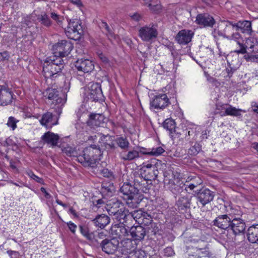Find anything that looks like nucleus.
I'll list each match as a JSON object with an SVG mask.
<instances>
[{"instance_id": "1", "label": "nucleus", "mask_w": 258, "mask_h": 258, "mask_svg": "<svg viewBox=\"0 0 258 258\" xmlns=\"http://www.w3.org/2000/svg\"><path fill=\"white\" fill-rule=\"evenodd\" d=\"M213 223V225L220 229L232 230L235 235L243 233L246 227L244 221L233 213L219 215Z\"/></svg>"}, {"instance_id": "2", "label": "nucleus", "mask_w": 258, "mask_h": 258, "mask_svg": "<svg viewBox=\"0 0 258 258\" xmlns=\"http://www.w3.org/2000/svg\"><path fill=\"white\" fill-rule=\"evenodd\" d=\"M119 192L125 201L126 205L133 209L137 208L144 199V195L136 191L135 188L131 187V183L124 182L120 187Z\"/></svg>"}, {"instance_id": "3", "label": "nucleus", "mask_w": 258, "mask_h": 258, "mask_svg": "<svg viewBox=\"0 0 258 258\" xmlns=\"http://www.w3.org/2000/svg\"><path fill=\"white\" fill-rule=\"evenodd\" d=\"M64 65V60L61 57L51 56L47 57L43 67L44 76L45 78L52 79L55 75L61 73Z\"/></svg>"}, {"instance_id": "4", "label": "nucleus", "mask_w": 258, "mask_h": 258, "mask_svg": "<svg viewBox=\"0 0 258 258\" xmlns=\"http://www.w3.org/2000/svg\"><path fill=\"white\" fill-rule=\"evenodd\" d=\"M45 96L54 105V109L58 115L62 112V108L67 100V94L62 92L60 89L49 88L46 89Z\"/></svg>"}, {"instance_id": "5", "label": "nucleus", "mask_w": 258, "mask_h": 258, "mask_svg": "<svg viewBox=\"0 0 258 258\" xmlns=\"http://www.w3.org/2000/svg\"><path fill=\"white\" fill-rule=\"evenodd\" d=\"M175 90L173 88H171L170 91L166 94L156 95L150 102V106L155 109H164L169 104L176 103L177 100L175 96Z\"/></svg>"}, {"instance_id": "6", "label": "nucleus", "mask_w": 258, "mask_h": 258, "mask_svg": "<svg viewBox=\"0 0 258 258\" xmlns=\"http://www.w3.org/2000/svg\"><path fill=\"white\" fill-rule=\"evenodd\" d=\"M64 31L69 39L79 40L84 34L81 21L77 19H70Z\"/></svg>"}, {"instance_id": "7", "label": "nucleus", "mask_w": 258, "mask_h": 258, "mask_svg": "<svg viewBox=\"0 0 258 258\" xmlns=\"http://www.w3.org/2000/svg\"><path fill=\"white\" fill-rule=\"evenodd\" d=\"M73 48V44L71 41L66 40L59 41L53 45V56L61 58L68 56Z\"/></svg>"}, {"instance_id": "8", "label": "nucleus", "mask_w": 258, "mask_h": 258, "mask_svg": "<svg viewBox=\"0 0 258 258\" xmlns=\"http://www.w3.org/2000/svg\"><path fill=\"white\" fill-rule=\"evenodd\" d=\"M149 180L142 174H137L135 176L134 185L131 184V187L135 188L137 192H139L141 190L144 193H148L152 186V182L149 183Z\"/></svg>"}, {"instance_id": "9", "label": "nucleus", "mask_w": 258, "mask_h": 258, "mask_svg": "<svg viewBox=\"0 0 258 258\" xmlns=\"http://www.w3.org/2000/svg\"><path fill=\"white\" fill-rule=\"evenodd\" d=\"M103 94L101 85L98 83L92 84L85 93V99L87 101L97 102L101 100Z\"/></svg>"}, {"instance_id": "10", "label": "nucleus", "mask_w": 258, "mask_h": 258, "mask_svg": "<svg viewBox=\"0 0 258 258\" xmlns=\"http://www.w3.org/2000/svg\"><path fill=\"white\" fill-rule=\"evenodd\" d=\"M119 244V241L115 238H105L101 241L100 246H97V247L108 254H113L117 251Z\"/></svg>"}, {"instance_id": "11", "label": "nucleus", "mask_w": 258, "mask_h": 258, "mask_svg": "<svg viewBox=\"0 0 258 258\" xmlns=\"http://www.w3.org/2000/svg\"><path fill=\"white\" fill-rule=\"evenodd\" d=\"M108 213L110 215L112 216L113 220L119 222V223H116L115 224H120V225L121 224L124 225L129 224L131 217L130 216L128 210L120 209L116 212H113L110 210Z\"/></svg>"}, {"instance_id": "12", "label": "nucleus", "mask_w": 258, "mask_h": 258, "mask_svg": "<svg viewBox=\"0 0 258 258\" xmlns=\"http://www.w3.org/2000/svg\"><path fill=\"white\" fill-rule=\"evenodd\" d=\"M15 96L12 91L7 85L0 86V105L7 106L12 104L15 100Z\"/></svg>"}, {"instance_id": "13", "label": "nucleus", "mask_w": 258, "mask_h": 258, "mask_svg": "<svg viewBox=\"0 0 258 258\" xmlns=\"http://www.w3.org/2000/svg\"><path fill=\"white\" fill-rule=\"evenodd\" d=\"M130 226L128 225L113 224L110 228V234L113 238L123 239L129 235Z\"/></svg>"}, {"instance_id": "14", "label": "nucleus", "mask_w": 258, "mask_h": 258, "mask_svg": "<svg viewBox=\"0 0 258 258\" xmlns=\"http://www.w3.org/2000/svg\"><path fill=\"white\" fill-rule=\"evenodd\" d=\"M75 67L78 71L83 73H89L94 69V62L89 59L80 58L75 62Z\"/></svg>"}, {"instance_id": "15", "label": "nucleus", "mask_w": 258, "mask_h": 258, "mask_svg": "<svg viewBox=\"0 0 258 258\" xmlns=\"http://www.w3.org/2000/svg\"><path fill=\"white\" fill-rule=\"evenodd\" d=\"M195 22L201 27L204 28H213L216 24L214 18L208 13L198 14L196 17Z\"/></svg>"}, {"instance_id": "16", "label": "nucleus", "mask_w": 258, "mask_h": 258, "mask_svg": "<svg viewBox=\"0 0 258 258\" xmlns=\"http://www.w3.org/2000/svg\"><path fill=\"white\" fill-rule=\"evenodd\" d=\"M214 196L215 194L213 191L208 188H203L199 190L196 197L202 207H204L213 201Z\"/></svg>"}, {"instance_id": "17", "label": "nucleus", "mask_w": 258, "mask_h": 258, "mask_svg": "<svg viewBox=\"0 0 258 258\" xmlns=\"http://www.w3.org/2000/svg\"><path fill=\"white\" fill-rule=\"evenodd\" d=\"M194 35L191 30L182 29L179 31L175 37V40L180 45H186L189 43Z\"/></svg>"}, {"instance_id": "18", "label": "nucleus", "mask_w": 258, "mask_h": 258, "mask_svg": "<svg viewBox=\"0 0 258 258\" xmlns=\"http://www.w3.org/2000/svg\"><path fill=\"white\" fill-rule=\"evenodd\" d=\"M139 35L143 41L148 42L157 37L158 32L155 28L144 26L140 29Z\"/></svg>"}, {"instance_id": "19", "label": "nucleus", "mask_w": 258, "mask_h": 258, "mask_svg": "<svg viewBox=\"0 0 258 258\" xmlns=\"http://www.w3.org/2000/svg\"><path fill=\"white\" fill-rule=\"evenodd\" d=\"M146 233V229L141 225L130 227L129 235L132 236V239L136 242L142 241Z\"/></svg>"}, {"instance_id": "20", "label": "nucleus", "mask_w": 258, "mask_h": 258, "mask_svg": "<svg viewBox=\"0 0 258 258\" xmlns=\"http://www.w3.org/2000/svg\"><path fill=\"white\" fill-rule=\"evenodd\" d=\"M192 198V196L187 195L179 197L176 202L177 209L181 212H186L189 211Z\"/></svg>"}, {"instance_id": "21", "label": "nucleus", "mask_w": 258, "mask_h": 258, "mask_svg": "<svg viewBox=\"0 0 258 258\" xmlns=\"http://www.w3.org/2000/svg\"><path fill=\"white\" fill-rule=\"evenodd\" d=\"M85 149L86 150V153L91 158L92 160L91 161H93V163H94V166L96 167L98 160H100L99 157L103 154V151H102L99 146L96 145H91L85 148Z\"/></svg>"}, {"instance_id": "22", "label": "nucleus", "mask_w": 258, "mask_h": 258, "mask_svg": "<svg viewBox=\"0 0 258 258\" xmlns=\"http://www.w3.org/2000/svg\"><path fill=\"white\" fill-rule=\"evenodd\" d=\"M120 244L121 253L123 254L134 252L137 248V242L132 238H124L121 240Z\"/></svg>"}, {"instance_id": "23", "label": "nucleus", "mask_w": 258, "mask_h": 258, "mask_svg": "<svg viewBox=\"0 0 258 258\" xmlns=\"http://www.w3.org/2000/svg\"><path fill=\"white\" fill-rule=\"evenodd\" d=\"M77 158V160L85 167H91L92 168L95 167L94 163H93V161H91L92 160L91 158L86 153V150L85 148H80Z\"/></svg>"}, {"instance_id": "24", "label": "nucleus", "mask_w": 258, "mask_h": 258, "mask_svg": "<svg viewBox=\"0 0 258 258\" xmlns=\"http://www.w3.org/2000/svg\"><path fill=\"white\" fill-rule=\"evenodd\" d=\"M166 184H168V189L174 195H177L182 192L185 189V184L182 181L178 179L169 180V182Z\"/></svg>"}, {"instance_id": "25", "label": "nucleus", "mask_w": 258, "mask_h": 258, "mask_svg": "<svg viewBox=\"0 0 258 258\" xmlns=\"http://www.w3.org/2000/svg\"><path fill=\"white\" fill-rule=\"evenodd\" d=\"M41 140L44 143L54 147L57 146L59 137L57 134L48 131L41 137Z\"/></svg>"}, {"instance_id": "26", "label": "nucleus", "mask_w": 258, "mask_h": 258, "mask_svg": "<svg viewBox=\"0 0 258 258\" xmlns=\"http://www.w3.org/2000/svg\"><path fill=\"white\" fill-rule=\"evenodd\" d=\"M104 116L101 114L91 113L87 121V124L92 127H98L104 123Z\"/></svg>"}, {"instance_id": "27", "label": "nucleus", "mask_w": 258, "mask_h": 258, "mask_svg": "<svg viewBox=\"0 0 258 258\" xmlns=\"http://www.w3.org/2000/svg\"><path fill=\"white\" fill-rule=\"evenodd\" d=\"M96 227L103 229L110 222V219L107 215L102 214L98 215L92 220Z\"/></svg>"}, {"instance_id": "28", "label": "nucleus", "mask_w": 258, "mask_h": 258, "mask_svg": "<svg viewBox=\"0 0 258 258\" xmlns=\"http://www.w3.org/2000/svg\"><path fill=\"white\" fill-rule=\"evenodd\" d=\"M235 30H240L243 33L250 35L252 32L251 23L249 21H239L235 23Z\"/></svg>"}, {"instance_id": "29", "label": "nucleus", "mask_w": 258, "mask_h": 258, "mask_svg": "<svg viewBox=\"0 0 258 258\" xmlns=\"http://www.w3.org/2000/svg\"><path fill=\"white\" fill-rule=\"evenodd\" d=\"M119 156L124 161H132L140 157L139 151L135 149L128 150L127 151H121L120 152Z\"/></svg>"}, {"instance_id": "30", "label": "nucleus", "mask_w": 258, "mask_h": 258, "mask_svg": "<svg viewBox=\"0 0 258 258\" xmlns=\"http://www.w3.org/2000/svg\"><path fill=\"white\" fill-rule=\"evenodd\" d=\"M54 116L51 112H46L44 113L41 119L40 120V123L47 127H51L52 125H55L57 123V120H54Z\"/></svg>"}, {"instance_id": "31", "label": "nucleus", "mask_w": 258, "mask_h": 258, "mask_svg": "<svg viewBox=\"0 0 258 258\" xmlns=\"http://www.w3.org/2000/svg\"><path fill=\"white\" fill-rule=\"evenodd\" d=\"M247 236L249 242L258 243V224L253 225L248 228Z\"/></svg>"}, {"instance_id": "32", "label": "nucleus", "mask_w": 258, "mask_h": 258, "mask_svg": "<svg viewBox=\"0 0 258 258\" xmlns=\"http://www.w3.org/2000/svg\"><path fill=\"white\" fill-rule=\"evenodd\" d=\"M117 146L120 148L122 151H127L130 146V143L126 137H117L114 140Z\"/></svg>"}, {"instance_id": "33", "label": "nucleus", "mask_w": 258, "mask_h": 258, "mask_svg": "<svg viewBox=\"0 0 258 258\" xmlns=\"http://www.w3.org/2000/svg\"><path fill=\"white\" fill-rule=\"evenodd\" d=\"M99 26L101 29H104L105 35L107 37L108 39L112 42L113 40H116L118 36L114 34L111 31L107 23L104 21H101L99 24Z\"/></svg>"}, {"instance_id": "34", "label": "nucleus", "mask_w": 258, "mask_h": 258, "mask_svg": "<svg viewBox=\"0 0 258 258\" xmlns=\"http://www.w3.org/2000/svg\"><path fill=\"white\" fill-rule=\"evenodd\" d=\"M101 190L102 194L107 197H111L115 191V187L111 183L103 182L102 184Z\"/></svg>"}, {"instance_id": "35", "label": "nucleus", "mask_w": 258, "mask_h": 258, "mask_svg": "<svg viewBox=\"0 0 258 258\" xmlns=\"http://www.w3.org/2000/svg\"><path fill=\"white\" fill-rule=\"evenodd\" d=\"M145 177L147 180L151 182L152 180H155L157 179L159 171L156 168L154 169H144Z\"/></svg>"}, {"instance_id": "36", "label": "nucleus", "mask_w": 258, "mask_h": 258, "mask_svg": "<svg viewBox=\"0 0 258 258\" xmlns=\"http://www.w3.org/2000/svg\"><path fill=\"white\" fill-rule=\"evenodd\" d=\"M79 150L80 148H73L69 145H67L66 147L62 149V152L68 156L77 158Z\"/></svg>"}, {"instance_id": "37", "label": "nucleus", "mask_w": 258, "mask_h": 258, "mask_svg": "<svg viewBox=\"0 0 258 258\" xmlns=\"http://www.w3.org/2000/svg\"><path fill=\"white\" fill-rule=\"evenodd\" d=\"M202 180L199 177H195L191 179V182L186 181L185 184V190L187 191V188H189L190 190H193L197 187L198 185L202 183Z\"/></svg>"}, {"instance_id": "38", "label": "nucleus", "mask_w": 258, "mask_h": 258, "mask_svg": "<svg viewBox=\"0 0 258 258\" xmlns=\"http://www.w3.org/2000/svg\"><path fill=\"white\" fill-rule=\"evenodd\" d=\"M37 20L41 25L46 27H50L52 24V21L46 13H41V15H38Z\"/></svg>"}, {"instance_id": "39", "label": "nucleus", "mask_w": 258, "mask_h": 258, "mask_svg": "<svg viewBox=\"0 0 258 258\" xmlns=\"http://www.w3.org/2000/svg\"><path fill=\"white\" fill-rule=\"evenodd\" d=\"M211 255V253L207 248H198L193 254L196 258H209Z\"/></svg>"}, {"instance_id": "40", "label": "nucleus", "mask_w": 258, "mask_h": 258, "mask_svg": "<svg viewBox=\"0 0 258 258\" xmlns=\"http://www.w3.org/2000/svg\"><path fill=\"white\" fill-rule=\"evenodd\" d=\"M80 231L81 234L88 240L93 242L94 234L90 233L89 228L86 225H80L79 226Z\"/></svg>"}, {"instance_id": "41", "label": "nucleus", "mask_w": 258, "mask_h": 258, "mask_svg": "<svg viewBox=\"0 0 258 258\" xmlns=\"http://www.w3.org/2000/svg\"><path fill=\"white\" fill-rule=\"evenodd\" d=\"M163 126L169 132L170 135L173 134V131L175 128V122L174 120L167 118L163 122Z\"/></svg>"}, {"instance_id": "42", "label": "nucleus", "mask_w": 258, "mask_h": 258, "mask_svg": "<svg viewBox=\"0 0 258 258\" xmlns=\"http://www.w3.org/2000/svg\"><path fill=\"white\" fill-rule=\"evenodd\" d=\"M145 211H143L142 209L135 210L131 212H129L130 216L131 217V221H132L133 219H134L138 224H140V222L139 220L142 219V217L143 216Z\"/></svg>"}, {"instance_id": "43", "label": "nucleus", "mask_w": 258, "mask_h": 258, "mask_svg": "<svg viewBox=\"0 0 258 258\" xmlns=\"http://www.w3.org/2000/svg\"><path fill=\"white\" fill-rule=\"evenodd\" d=\"M201 151H202V146L197 143H196L188 150L187 154L188 155L195 156L197 155Z\"/></svg>"}, {"instance_id": "44", "label": "nucleus", "mask_w": 258, "mask_h": 258, "mask_svg": "<svg viewBox=\"0 0 258 258\" xmlns=\"http://www.w3.org/2000/svg\"><path fill=\"white\" fill-rule=\"evenodd\" d=\"M241 109H236L235 107L230 106L225 109L224 115L238 116L241 115Z\"/></svg>"}, {"instance_id": "45", "label": "nucleus", "mask_w": 258, "mask_h": 258, "mask_svg": "<svg viewBox=\"0 0 258 258\" xmlns=\"http://www.w3.org/2000/svg\"><path fill=\"white\" fill-rule=\"evenodd\" d=\"M139 222H140V225L143 224L146 226H148L151 224L152 222V217L150 214L145 212L142 217V219L139 220Z\"/></svg>"}, {"instance_id": "46", "label": "nucleus", "mask_w": 258, "mask_h": 258, "mask_svg": "<svg viewBox=\"0 0 258 258\" xmlns=\"http://www.w3.org/2000/svg\"><path fill=\"white\" fill-rule=\"evenodd\" d=\"M127 258H146V252L142 250H135L134 252L128 253Z\"/></svg>"}, {"instance_id": "47", "label": "nucleus", "mask_w": 258, "mask_h": 258, "mask_svg": "<svg viewBox=\"0 0 258 258\" xmlns=\"http://www.w3.org/2000/svg\"><path fill=\"white\" fill-rule=\"evenodd\" d=\"M164 152L165 150L162 147H158L155 148H153L151 152H143V154L158 156L161 155Z\"/></svg>"}, {"instance_id": "48", "label": "nucleus", "mask_w": 258, "mask_h": 258, "mask_svg": "<svg viewBox=\"0 0 258 258\" xmlns=\"http://www.w3.org/2000/svg\"><path fill=\"white\" fill-rule=\"evenodd\" d=\"M183 130H176L175 128L173 131V134H170L171 137L173 140L179 139V140H183L184 139V136L182 134Z\"/></svg>"}, {"instance_id": "49", "label": "nucleus", "mask_w": 258, "mask_h": 258, "mask_svg": "<svg viewBox=\"0 0 258 258\" xmlns=\"http://www.w3.org/2000/svg\"><path fill=\"white\" fill-rule=\"evenodd\" d=\"M50 17L58 25H61L62 24L64 19L63 16L59 15L54 12H52L50 13Z\"/></svg>"}, {"instance_id": "50", "label": "nucleus", "mask_w": 258, "mask_h": 258, "mask_svg": "<svg viewBox=\"0 0 258 258\" xmlns=\"http://www.w3.org/2000/svg\"><path fill=\"white\" fill-rule=\"evenodd\" d=\"M105 238H106V235L103 232H98L97 235H94L93 242L94 241L97 243L96 246L97 247V246H100V242H101V241Z\"/></svg>"}, {"instance_id": "51", "label": "nucleus", "mask_w": 258, "mask_h": 258, "mask_svg": "<svg viewBox=\"0 0 258 258\" xmlns=\"http://www.w3.org/2000/svg\"><path fill=\"white\" fill-rule=\"evenodd\" d=\"M34 23V20L33 19L32 15L27 16L24 18L23 20L22 21V23L28 28L32 27Z\"/></svg>"}, {"instance_id": "52", "label": "nucleus", "mask_w": 258, "mask_h": 258, "mask_svg": "<svg viewBox=\"0 0 258 258\" xmlns=\"http://www.w3.org/2000/svg\"><path fill=\"white\" fill-rule=\"evenodd\" d=\"M234 29L235 30V23L228 21L226 22L224 33L226 35V33H230V32H231V30H233Z\"/></svg>"}, {"instance_id": "53", "label": "nucleus", "mask_w": 258, "mask_h": 258, "mask_svg": "<svg viewBox=\"0 0 258 258\" xmlns=\"http://www.w3.org/2000/svg\"><path fill=\"white\" fill-rule=\"evenodd\" d=\"M148 7L152 12L155 13H159L162 9V6L160 3L156 4H149Z\"/></svg>"}, {"instance_id": "54", "label": "nucleus", "mask_w": 258, "mask_h": 258, "mask_svg": "<svg viewBox=\"0 0 258 258\" xmlns=\"http://www.w3.org/2000/svg\"><path fill=\"white\" fill-rule=\"evenodd\" d=\"M19 122V120L16 119L13 116H10L9 117L7 125L12 128L13 130H14L17 127V123Z\"/></svg>"}, {"instance_id": "55", "label": "nucleus", "mask_w": 258, "mask_h": 258, "mask_svg": "<svg viewBox=\"0 0 258 258\" xmlns=\"http://www.w3.org/2000/svg\"><path fill=\"white\" fill-rule=\"evenodd\" d=\"M258 43V40L256 38L250 37L246 40V47L247 48L251 47L252 46Z\"/></svg>"}, {"instance_id": "56", "label": "nucleus", "mask_w": 258, "mask_h": 258, "mask_svg": "<svg viewBox=\"0 0 258 258\" xmlns=\"http://www.w3.org/2000/svg\"><path fill=\"white\" fill-rule=\"evenodd\" d=\"M195 133L192 129H190L188 130L186 128L185 130H183V133L182 134L184 136V139L186 141H188L189 140L190 137L194 135Z\"/></svg>"}, {"instance_id": "57", "label": "nucleus", "mask_w": 258, "mask_h": 258, "mask_svg": "<svg viewBox=\"0 0 258 258\" xmlns=\"http://www.w3.org/2000/svg\"><path fill=\"white\" fill-rule=\"evenodd\" d=\"M244 57L247 61L258 62V54H247L245 55Z\"/></svg>"}, {"instance_id": "58", "label": "nucleus", "mask_w": 258, "mask_h": 258, "mask_svg": "<svg viewBox=\"0 0 258 258\" xmlns=\"http://www.w3.org/2000/svg\"><path fill=\"white\" fill-rule=\"evenodd\" d=\"M10 57V53L8 51L0 52V62L8 60Z\"/></svg>"}, {"instance_id": "59", "label": "nucleus", "mask_w": 258, "mask_h": 258, "mask_svg": "<svg viewBox=\"0 0 258 258\" xmlns=\"http://www.w3.org/2000/svg\"><path fill=\"white\" fill-rule=\"evenodd\" d=\"M100 173L105 177L111 178L113 177L112 172L109 170L107 168H104L102 169Z\"/></svg>"}, {"instance_id": "60", "label": "nucleus", "mask_w": 258, "mask_h": 258, "mask_svg": "<svg viewBox=\"0 0 258 258\" xmlns=\"http://www.w3.org/2000/svg\"><path fill=\"white\" fill-rule=\"evenodd\" d=\"M28 174L31 178L35 180L38 183L42 184H44V180L42 178H40L36 175L33 172H30Z\"/></svg>"}, {"instance_id": "61", "label": "nucleus", "mask_w": 258, "mask_h": 258, "mask_svg": "<svg viewBox=\"0 0 258 258\" xmlns=\"http://www.w3.org/2000/svg\"><path fill=\"white\" fill-rule=\"evenodd\" d=\"M164 254L166 256H172L175 254L174 251L171 247H167L164 249Z\"/></svg>"}, {"instance_id": "62", "label": "nucleus", "mask_w": 258, "mask_h": 258, "mask_svg": "<svg viewBox=\"0 0 258 258\" xmlns=\"http://www.w3.org/2000/svg\"><path fill=\"white\" fill-rule=\"evenodd\" d=\"M228 68H226V71L227 73V77L230 78L233 74V73L236 70V68L234 67H231L230 63L227 61Z\"/></svg>"}, {"instance_id": "63", "label": "nucleus", "mask_w": 258, "mask_h": 258, "mask_svg": "<svg viewBox=\"0 0 258 258\" xmlns=\"http://www.w3.org/2000/svg\"><path fill=\"white\" fill-rule=\"evenodd\" d=\"M226 38H228L229 39H231V40H234L235 41H236L237 43H238V41H240L239 40L241 38V35L238 32H236L235 33L233 32L232 35L227 36Z\"/></svg>"}, {"instance_id": "64", "label": "nucleus", "mask_w": 258, "mask_h": 258, "mask_svg": "<svg viewBox=\"0 0 258 258\" xmlns=\"http://www.w3.org/2000/svg\"><path fill=\"white\" fill-rule=\"evenodd\" d=\"M70 88V83L68 80L67 81H64V85L62 87V89H60V91L63 93H65L66 94L69 92Z\"/></svg>"}]
</instances>
